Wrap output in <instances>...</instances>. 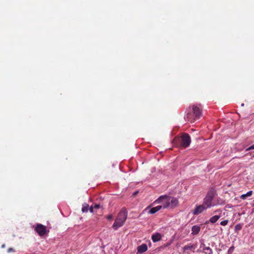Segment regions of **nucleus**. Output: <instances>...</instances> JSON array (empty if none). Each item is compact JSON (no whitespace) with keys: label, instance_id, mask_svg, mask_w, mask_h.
I'll return each instance as SVG.
<instances>
[{"label":"nucleus","instance_id":"1","mask_svg":"<svg viewBox=\"0 0 254 254\" xmlns=\"http://www.w3.org/2000/svg\"><path fill=\"white\" fill-rule=\"evenodd\" d=\"M191 142L190 135L187 133H182L180 136H176L172 141L174 146L186 148L189 146Z\"/></svg>","mask_w":254,"mask_h":254},{"label":"nucleus","instance_id":"2","mask_svg":"<svg viewBox=\"0 0 254 254\" xmlns=\"http://www.w3.org/2000/svg\"><path fill=\"white\" fill-rule=\"evenodd\" d=\"M201 105H193L191 107H189L188 113L187 115V119L190 123H194L198 120L201 116Z\"/></svg>","mask_w":254,"mask_h":254},{"label":"nucleus","instance_id":"3","mask_svg":"<svg viewBox=\"0 0 254 254\" xmlns=\"http://www.w3.org/2000/svg\"><path fill=\"white\" fill-rule=\"evenodd\" d=\"M127 212L126 208H122L118 214L112 227L115 230L122 226L127 220Z\"/></svg>","mask_w":254,"mask_h":254},{"label":"nucleus","instance_id":"4","mask_svg":"<svg viewBox=\"0 0 254 254\" xmlns=\"http://www.w3.org/2000/svg\"><path fill=\"white\" fill-rule=\"evenodd\" d=\"M216 194V191L214 189H211L208 191L205 197L203 199V204L206 207L210 208L212 206V201Z\"/></svg>","mask_w":254,"mask_h":254},{"label":"nucleus","instance_id":"5","mask_svg":"<svg viewBox=\"0 0 254 254\" xmlns=\"http://www.w3.org/2000/svg\"><path fill=\"white\" fill-rule=\"evenodd\" d=\"M169 199L170 196L161 195L154 202V203H160L162 205L160 206H162V208H166L169 207Z\"/></svg>","mask_w":254,"mask_h":254},{"label":"nucleus","instance_id":"6","mask_svg":"<svg viewBox=\"0 0 254 254\" xmlns=\"http://www.w3.org/2000/svg\"><path fill=\"white\" fill-rule=\"evenodd\" d=\"M34 230L40 236H43L49 232L45 226L39 223L35 225Z\"/></svg>","mask_w":254,"mask_h":254},{"label":"nucleus","instance_id":"7","mask_svg":"<svg viewBox=\"0 0 254 254\" xmlns=\"http://www.w3.org/2000/svg\"><path fill=\"white\" fill-rule=\"evenodd\" d=\"M207 208L204 204H200L196 205L195 208L192 211V214L194 215H197L201 213L204 210L206 209Z\"/></svg>","mask_w":254,"mask_h":254},{"label":"nucleus","instance_id":"8","mask_svg":"<svg viewBox=\"0 0 254 254\" xmlns=\"http://www.w3.org/2000/svg\"><path fill=\"white\" fill-rule=\"evenodd\" d=\"M169 207L173 208L178 205L179 201L177 198L170 196Z\"/></svg>","mask_w":254,"mask_h":254},{"label":"nucleus","instance_id":"9","mask_svg":"<svg viewBox=\"0 0 254 254\" xmlns=\"http://www.w3.org/2000/svg\"><path fill=\"white\" fill-rule=\"evenodd\" d=\"M162 208V206H160V205H158L156 207H153L152 208L149 209V207H147L145 210L147 211L149 210L148 213L151 214H153L160 210Z\"/></svg>","mask_w":254,"mask_h":254},{"label":"nucleus","instance_id":"10","mask_svg":"<svg viewBox=\"0 0 254 254\" xmlns=\"http://www.w3.org/2000/svg\"><path fill=\"white\" fill-rule=\"evenodd\" d=\"M147 250L146 244H143L137 247V254H142Z\"/></svg>","mask_w":254,"mask_h":254},{"label":"nucleus","instance_id":"11","mask_svg":"<svg viewBox=\"0 0 254 254\" xmlns=\"http://www.w3.org/2000/svg\"><path fill=\"white\" fill-rule=\"evenodd\" d=\"M161 235L159 233H157L152 236V240L153 242H157L161 240Z\"/></svg>","mask_w":254,"mask_h":254},{"label":"nucleus","instance_id":"12","mask_svg":"<svg viewBox=\"0 0 254 254\" xmlns=\"http://www.w3.org/2000/svg\"><path fill=\"white\" fill-rule=\"evenodd\" d=\"M200 230V228L197 225H194L191 228L192 234L195 235L198 234Z\"/></svg>","mask_w":254,"mask_h":254},{"label":"nucleus","instance_id":"13","mask_svg":"<svg viewBox=\"0 0 254 254\" xmlns=\"http://www.w3.org/2000/svg\"><path fill=\"white\" fill-rule=\"evenodd\" d=\"M220 217V215H215L212 216L209 220V222L211 223H215Z\"/></svg>","mask_w":254,"mask_h":254},{"label":"nucleus","instance_id":"14","mask_svg":"<svg viewBox=\"0 0 254 254\" xmlns=\"http://www.w3.org/2000/svg\"><path fill=\"white\" fill-rule=\"evenodd\" d=\"M253 194V191L251 190V191H248L247 193L246 194H242L241 196H240V198L242 199H246L248 197H250Z\"/></svg>","mask_w":254,"mask_h":254},{"label":"nucleus","instance_id":"15","mask_svg":"<svg viewBox=\"0 0 254 254\" xmlns=\"http://www.w3.org/2000/svg\"><path fill=\"white\" fill-rule=\"evenodd\" d=\"M203 252L205 254H212V250L209 247H204Z\"/></svg>","mask_w":254,"mask_h":254},{"label":"nucleus","instance_id":"16","mask_svg":"<svg viewBox=\"0 0 254 254\" xmlns=\"http://www.w3.org/2000/svg\"><path fill=\"white\" fill-rule=\"evenodd\" d=\"M89 205L88 204L84 203L82 205V211L83 212H87L88 211Z\"/></svg>","mask_w":254,"mask_h":254},{"label":"nucleus","instance_id":"17","mask_svg":"<svg viewBox=\"0 0 254 254\" xmlns=\"http://www.w3.org/2000/svg\"><path fill=\"white\" fill-rule=\"evenodd\" d=\"M192 248H193V246L192 245H190H190H186L184 247V251H187V250H190Z\"/></svg>","mask_w":254,"mask_h":254},{"label":"nucleus","instance_id":"18","mask_svg":"<svg viewBox=\"0 0 254 254\" xmlns=\"http://www.w3.org/2000/svg\"><path fill=\"white\" fill-rule=\"evenodd\" d=\"M242 226L240 224H237L235 226V229L236 231H240V230H241L242 229Z\"/></svg>","mask_w":254,"mask_h":254},{"label":"nucleus","instance_id":"19","mask_svg":"<svg viewBox=\"0 0 254 254\" xmlns=\"http://www.w3.org/2000/svg\"><path fill=\"white\" fill-rule=\"evenodd\" d=\"M228 222H229L228 220H225L222 221L220 222V225H221L222 226H226V225L228 224Z\"/></svg>","mask_w":254,"mask_h":254},{"label":"nucleus","instance_id":"20","mask_svg":"<svg viewBox=\"0 0 254 254\" xmlns=\"http://www.w3.org/2000/svg\"><path fill=\"white\" fill-rule=\"evenodd\" d=\"M253 149H254V144L246 149V151H249Z\"/></svg>","mask_w":254,"mask_h":254},{"label":"nucleus","instance_id":"21","mask_svg":"<svg viewBox=\"0 0 254 254\" xmlns=\"http://www.w3.org/2000/svg\"><path fill=\"white\" fill-rule=\"evenodd\" d=\"M234 246H232V247H231L229 249L228 252L229 253H232L234 251Z\"/></svg>","mask_w":254,"mask_h":254},{"label":"nucleus","instance_id":"22","mask_svg":"<svg viewBox=\"0 0 254 254\" xmlns=\"http://www.w3.org/2000/svg\"><path fill=\"white\" fill-rule=\"evenodd\" d=\"M93 206L94 208H95V209H99L100 207V205L99 204H95Z\"/></svg>","mask_w":254,"mask_h":254},{"label":"nucleus","instance_id":"23","mask_svg":"<svg viewBox=\"0 0 254 254\" xmlns=\"http://www.w3.org/2000/svg\"><path fill=\"white\" fill-rule=\"evenodd\" d=\"M107 219L109 220H112V218H113V216L112 215L110 214V215H109L108 216H107L106 217Z\"/></svg>","mask_w":254,"mask_h":254},{"label":"nucleus","instance_id":"24","mask_svg":"<svg viewBox=\"0 0 254 254\" xmlns=\"http://www.w3.org/2000/svg\"><path fill=\"white\" fill-rule=\"evenodd\" d=\"M14 251V249L13 248H9L7 250V252L8 253H11V252H13Z\"/></svg>","mask_w":254,"mask_h":254},{"label":"nucleus","instance_id":"25","mask_svg":"<svg viewBox=\"0 0 254 254\" xmlns=\"http://www.w3.org/2000/svg\"><path fill=\"white\" fill-rule=\"evenodd\" d=\"M93 209H94V207L93 206H91L90 208H89V211L90 212H93Z\"/></svg>","mask_w":254,"mask_h":254},{"label":"nucleus","instance_id":"26","mask_svg":"<svg viewBox=\"0 0 254 254\" xmlns=\"http://www.w3.org/2000/svg\"><path fill=\"white\" fill-rule=\"evenodd\" d=\"M5 247V244H3L2 246H1V248H4Z\"/></svg>","mask_w":254,"mask_h":254},{"label":"nucleus","instance_id":"27","mask_svg":"<svg viewBox=\"0 0 254 254\" xmlns=\"http://www.w3.org/2000/svg\"><path fill=\"white\" fill-rule=\"evenodd\" d=\"M137 192H138L137 191L135 192L134 193V195H135L136 194H137Z\"/></svg>","mask_w":254,"mask_h":254}]
</instances>
